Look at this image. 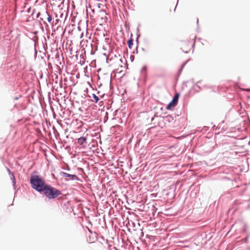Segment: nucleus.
<instances>
[{"mask_svg":"<svg viewBox=\"0 0 250 250\" xmlns=\"http://www.w3.org/2000/svg\"><path fill=\"white\" fill-rule=\"evenodd\" d=\"M129 48H131V45L133 44L132 41V40H129L127 42Z\"/></svg>","mask_w":250,"mask_h":250,"instance_id":"9d476101","label":"nucleus"},{"mask_svg":"<svg viewBox=\"0 0 250 250\" xmlns=\"http://www.w3.org/2000/svg\"><path fill=\"white\" fill-rule=\"evenodd\" d=\"M93 98L94 99L96 103H97L99 100L98 97L95 94L93 95Z\"/></svg>","mask_w":250,"mask_h":250,"instance_id":"1a4fd4ad","label":"nucleus"},{"mask_svg":"<svg viewBox=\"0 0 250 250\" xmlns=\"http://www.w3.org/2000/svg\"><path fill=\"white\" fill-rule=\"evenodd\" d=\"M44 14H45V15H46L48 16V17L47 18V21H48L49 22H50L51 21H52V17H51V16L50 14H49L47 13V12H45L44 13Z\"/></svg>","mask_w":250,"mask_h":250,"instance_id":"6e6552de","label":"nucleus"},{"mask_svg":"<svg viewBox=\"0 0 250 250\" xmlns=\"http://www.w3.org/2000/svg\"><path fill=\"white\" fill-rule=\"evenodd\" d=\"M32 187L39 191H43L47 187L44 181L39 176L35 175L30 178Z\"/></svg>","mask_w":250,"mask_h":250,"instance_id":"f03ea898","label":"nucleus"},{"mask_svg":"<svg viewBox=\"0 0 250 250\" xmlns=\"http://www.w3.org/2000/svg\"><path fill=\"white\" fill-rule=\"evenodd\" d=\"M179 96H180V94L179 93H176L172 100L170 102V103L167 105V109H168V110H170L171 109V108L173 107H174L175 106L177 103H178V99L179 98Z\"/></svg>","mask_w":250,"mask_h":250,"instance_id":"20e7f679","label":"nucleus"},{"mask_svg":"<svg viewBox=\"0 0 250 250\" xmlns=\"http://www.w3.org/2000/svg\"><path fill=\"white\" fill-rule=\"evenodd\" d=\"M189 47L190 45L186 43V42H184L182 43V47L181 48L183 49V51L186 53H188L189 50Z\"/></svg>","mask_w":250,"mask_h":250,"instance_id":"423d86ee","label":"nucleus"},{"mask_svg":"<svg viewBox=\"0 0 250 250\" xmlns=\"http://www.w3.org/2000/svg\"><path fill=\"white\" fill-rule=\"evenodd\" d=\"M41 13H39L38 14V17H39Z\"/></svg>","mask_w":250,"mask_h":250,"instance_id":"9b49d317","label":"nucleus"},{"mask_svg":"<svg viewBox=\"0 0 250 250\" xmlns=\"http://www.w3.org/2000/svg\"><path fill=\"white\" fill-rule=\"evenodd\" d=\"M61 175L66 179L69 178L70 180H74L78 179V177L76 175L69 174L66 172H62Z\"/></svg>","mask_w":250,"mask_h":250,"instance_id":"39448f33","label":"nucleus"},{"mask_svg":"<svg viewBox=\"0 0 250 250\" xmlns=\"http://www.w3.org/2000/svg\"><path fill=\"white\" fill-rule=\"evenodd\" d=\"M41 20H43V18H41Z\"/></svg>","mask_w":250,"mask_h":250,"instance_id":"2eb2a0df","label":"nucleus"},{"mask_svg":"<svg viewBox=\"0 0 250 250\" xmlns=\"http://www.w3.org/2000/svg\"><path fill=\"white\" fill-rule=\"evenodd\" d=\"M86 141V138L85 137H82L78 139V143L80 145H83Z\"/></svg>","mask_w":250,"mask_h":250,"instance_id":"0eeeda50","label":"nucleus"},{"mask_svg":"<svg viewBox=\"0 0 250 250\" xmlns=\"http://www.w3.org/2000/svg\"><path fill=\"white\" fill-rule=\"evenodd\" d=\"M8 172H9V173H11V171H10V170L9 169H8Z\"/></svg>","mask_w":250,"mask_h":250,"instance_id":"ddd939ff","label":"nucleus"},{"mask_svg":"<svg viewBox=\"0 0 250 250\" xmlns=\"http://www.w3.org/2000/svg\"><path fill=\"white\" fill-rule=\"evenodd\" d=\"M43 191L46 196L49 199H54L61 194V191L48 185Z\"/></svg>","mask_w":250,"mask_h":250,"instance_id":"7ed1b4c3","label":"nucleus"},{"mask_svg":"<svg viewBox=\"0 0 250 250\" xmlns=\"http://www.w3.org/2000/svg\"><path fill=\"white\" fill-rule=\"evenodd\" d=\"M246 90L247 91H250V89H246Z\"/></svg>","mask_w":250,"mask_h":250,"instance_id":"f8f14e48","label":"nucleus"},{"mask_svg":"<svg viewBox=\"0 0 250 250\" xmlns=\"http://www.w3.org/2000/svg\"><path fill=\"white\" fill-rule=\"evenodd\" d=\"M108 63L111 66L114 68V71L117 73H121L123 71V68L124 67V63L120 58V56L115 55L111 57L108 61Z\"/></svg>","mask_w":250,"mask_h":250,"instance_id":"f257e3e1","label":"nucleus"},{"mask_svg":"<svg viewBox=\"0 0 250 250\" xmlns=\"http://www.w3.org/2000/svg\"><path fill=\"white\" fill-rule=\"evenodd\" d=\"M12 177H13L14 179L15 180V177H14V175H12Z\"/></svg>","mask_w":250,"mask_h":250,"instance_id":"4468645a","label":"nucleus"}]
</instances>
